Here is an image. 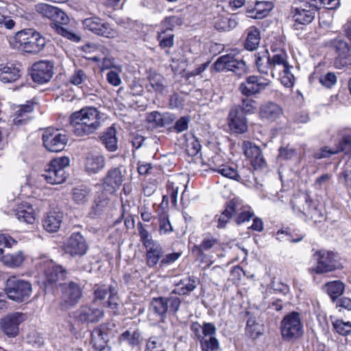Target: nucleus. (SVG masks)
I'll return each instance as SVG.
<instances>
[{
    "label": "nucleus",
    "instance_id": "nucleus-13",
    "mask_svg": "<svg viewBox=\"0 0 351 351\" xmlns=\"http://www.w3.org/2000/svg\"><path fill=\"white\" fill-rule=\"evenodd\" d=\"M105 315L102 308H98L93 304L82 305L74 313L73 319L80 324H95L104 318Z\"/></svg>",
    "mask_w": 351,
    "mask_h": 351
},
{
    "label": "nucleus",
    "instance_id": "nucleus-31",
    "mask_svg": "<svg viewBox=\"0 0 351 351\" xmlns=\"http://www.w3.org/2000/svg\"><path fill=\"white\" fill-rule=\"evenodd\" d=\"M282 114L280 106L273 102H267L260 108V117L263 119L274 121Z\"/></svg>",
    "mask_w": 351,
    "mask_h": 351
},
{
    "label": "nucleus",
    "instance_id": "nucleus-43",
    "mask_svg": "<svg viewBox=\"0 0 351 351\" xmlns=\"http://www.w3.org/2000/svg\"><path fill=\"white\" fill-rule=\"evenodd\" d=\"M260 32L258 29L251 27L248 29L247 36L245 43V47L249 51L256 49L260 43Z\"/></svg>",
    "mask_w": 351,
    "mask_h": 351
},
{
    "label": "nucleus",
    "instance_id": "nucleus-3",
    "mask_svg": "<svg viewBox=\"0 0 351 351\" xmlns=\"http://www.w3.org/2000/svg\"><path fill=\"white\" fill-rule=\"evenodd\" d=\"M69 123L73 133L77 136H83L95 133L101 124L99 111L94 107H85L73 112L69 117Z\"/></svg>",
    "mask_w": 351,
    "mask_h": 351
},
{
    "label": "nucleus",
    "instance_id": "nucleus-47",
    "mask_svg": "<svg viewBox=\"0 0 351 351\" xmlns=\"http://www.w3.org/2000/svg\"><path fill=\"white\" fill-rule=\"evenodd\" d=\"M56 7L47 4V3H38L35 5V10L43 16L53 19L57 12Z\"/></svg>",
    "mask_w": 351,
    "mask_h": 351
},
{
    "label": "nucleus",
    "instance_id": "nucleus-35",
    "mask_svg": "<svg viewBox=\"0 0 351 351\" xmlns=\"http://www.w3.org/2000/svg\"><path fill=\"white\" fill-rule=\"evenodd\" d=\"M146 120L156 127H165L172 123L173 117L169 114H161L157 111H153L147 115Z\"/></svg>",
    "mask_w": 351,
    "mask_h": 351
},
{
    "label": "nucleus",
    "instance_id": "nucleus-56",
    "mask_svg": "<svg viewBox=\"0 0 351 351\" xmlns=\"http://www.w3.org/2000/svg\"><path fill=\"white\" fill-rule=\"evenodd\" d=\"M323 218V214L321 210L318 208L317 205L315 204L314 206L311 208V210L309 212L308 215L304 217V221H308L311 220L313 221L315 224L319 223L322 221V219Z\"/></svg>",
    "mask_w": 351,
    "mask_h": 351
},
{
    "label": "nucleus",
    "instance_id": "nucleus-64",
    "mask_svg": "<svg viewBox=\"0 0 351 351\" xmlns=\"http://www.w3.org/2000/svg\"><path fill=\"white\" fill-rule=\"evenodd\" d=\"M339 181L346 188L351 189V169H343L339 175Z\"/></svg>",
    "mask_w": 351,
    "mask_h": 351
},
{
    "label": "nucleus",
    "instance_id": "nucleus-9",
    "mask_svg": "<svg viewBox=\"0 0 351 351\" xmlns=\"http://www.w3.org/2000/svg\"><path fill=\"white\" fill-rule=\"evenodd\" d=\"M68 157H60L51 160L47 166L45 172L43 174L45 180L51 184H60L67 177L65 168L69 165Z\"/></svg>",
    "mask_w": 351,
    "mask_h": 351
},
{
    "label": "nucleus",
    "instance_id": "nucleus-29",
    "mask_svg": "<svg viewBox=\"0 0 351 351\" xmlns=\"http://www.w3.org/2000/svg\"><path fill=\"white\" fill-rule=\"evenodd\" d=\"M106 325H101L95 328L92 332V340L94 348L98 351H103L107 346L109 341L108 333L107 332Z\"/></svg>",
    "mask_w": 351,
    "mask_h": 351
},
{
    "label": "nucleus",
    "instance_id": "nucleus-36",
    "mask_svg": "<svg viewBox=\"0 0 351 351\" xmlns=\"http://www.w3.org/2000/svg\"><path fill=\"white\" fill-rule=\"evenodd\" d=\"M101 140L106 148L109 152H114L117 149V138L116 130L113 126L109 127L101 136Z\"/></svg>",
    "mask_w": 351,
    "mask_h": 351
},
{
    "label": "nucleus",
    "instance_id": "nucleus-18",
    "mask_svg": "<svg viewBox=\"0 0 351 351\" xmlns=\"http://www.w3.org/2000/svg\"><path fill=\"white\" fill-rule=\"evenodd\" d=\"M62 300L66 307L76 305L82 298L83 291L80 284L70 281L61 285Z\"/></svg>",
    "mask_w": 351,
    "mask_h": 351
},
{
    "label": "nucleus",
    "instance_id": "nucleus-7",
    "mask_svg": "<svg viewBox=\"0 0 351 351\" xmlns=\"http://www.w3.org/2000/svg\"><path fill=\"white\" fill-rule=\"evenodd\" d=\"M282 338L286 341H294L303 336L304 326L301 315L293 311L286 315L280 322Z\"/></svg>",
    "mask_w": 351,
    "mask_h": 351
},
{
    "label": "nucleus",
    "instance_id": "nucleus-59",
    "mask_svg": "<svg viewBox=\"0 0 351 351\" xmlns=\"http://www.w3.org/2000/svg\"><path fill=\"white\" fill-rule=\"evenodd\" d=\"M339 150L346 154H351V132L343 135L342 139L339 143Z\"/></svg>",
    "mask_w": 351,
    "mask_h": 351
},
{
    "label": "nucleus",
    "instance_id": "nucleus-22",
    "mask_svg": "<svg viewBox=\"0 0 351 351\" xmlns=\"http://www.w3.org/2000/svg\"><path fill=\"white\" fill-rule=\"evenodd\" d=\"M315 203L308 194H303L300 196L295 197L291 202V206L293 212L299 217L304 219L306 215L309 214L311 208Z\"/></svg>",
    "mask_w": 351,
    "mask_h": 351
},
{
    "label": "nucleus",
    "instance_id": "nucleus-20",
    "mask_svg": "<svg viewBox=\"0 0 351 351\" xmlns=\"http://www.w3.org/2000/svg\"><path fill=\"white\" fill-rule=\"evenodd\" d=\"M53 66L49 61H40L32 66V78L36 83L44 84L48 82L52 77Z\"/></svg>",
    "mask_w": 351,
    "mask_h": 351
},
{
    "label": "nucleus",
    "instance_id": "nucleus-51",
    "mask_svg": "<svg viewBox=\"0 0 351 351\" xmlns=\"http://www.w3.org/2000/svg\"><path fill=\"white\" fill-rule=\"evenodd\" d=\"M177 294L173 293V291L169 294V297L166 298L167 302V307L169 308V311L173 314L176 313L182 303V300L176 295Z\"/></svg>",
    "mask_w": 351,
    "mask_h": 351
},
{
    "label": "nucleus",
    "instance_id": "nucleus-42",
    "mask_svg": "<svg viewBox=\"0 0 351 351\" xmlns=\"http://www.w3.org/2000/svg\"><path fill=\"white\" fill-rule=\"evenodd\" d=\"M219 245V240L212 236H206L199 245H195L193 252H196L199 256H204V250H209L215 245Z\"/></svg>",
    "mask_w": 351,
    "mask_h": 351
},
{
    "label": "nucleus",
    "instance_id": "nucleus-50",
    "mask_svg": "<svg viewBox=\"0 0 351 351\" xmlns=\"http://www.w3.org/2000/svg\"><path fill=\"white\" fill-rule=\"evenodd\" d=\"M285 235L287 237V240L291 243H297L301 241L304 237V234H299L297 237H293V232L291 231L289 228H286L285 230H280L277 232V239L280 241H282L284 239L282 237Z\"/></svg>",
    "mask_w": 351,
    "mask_h": 351
},
{
    "label": "nucleus",
    "instance_id": "nucleus-55",
    "mask_svg": "<svg viewBox=\"0 0 351 351\" xmlns=\"http://www.w3.org/2000/svg\"><path fill=\"white\" fill-rule=\"evenodd\" d=\"M158 40L162 48H169L173 45V34L171 32H162L158 36Z\"/></svg>",
    "mask_w": 351,
    "mask_h": 351
},
{
    "label": "nucleus",
    "instance_id": "nucleus-46",
    "mask_svg": "<svg viewBox=\"0 0 351 351\" xmlns=\"http://www.w3.org/2000/svg\"><path fill=\"white\" fill-rule=\"evenodd\" d=\"M121 302L117 295V290L115 287L110 286V295L108 300V307L113 311L114 314L119 313Z\"/></svg>",
    "mask_w": 351,
    "mask_h": 351
},
{
    "label": "nucleus",
    "instance_id": "nucleus-11",
    "mask_svg": "<svg viewBox=\"0 0 351 351\" xmlns=\"http://www.w3.org/2000/svg\"><path fill=\"white\" fill-rule=\"evenodd\" d=\"M82 26L85 30L99 36L114 38L118 36V32L110 23L97 16H93L83 20Z\"/></svg>",
    "mask_w": 351,
    "mask_h": 351
},
{
    "label": "nucleus",
    "instance_id": "nucleus-14",
    "mask_svg": "<svg viewBox=\"0 0 351 351\" xmlns=\"http://www.w3.org/2000/svg\"><path fill=\"white\" fill-rule=\"evenodd\" d=\"M213 66L217 71H231L238 76H241L247 71L245 62L243 60L236 59L230 54L218 58Z\"/></svg>",
    "mask_w": 351,
    "mask_h": 351
},
{
    "label": "nucleus",
    "instance_id": "nucleus-41",
    "mask_svg": "<svg viewBox=\"0 0 351 351\" xmlns=\"http://www.w3.org/2000/svg\"><path fill=\"white\" fill-rule=\"evenodd\" d=\"M257 101L250 97H246L241 99V104L234 106L232 108L238 110L241 113L243 114H253L256 111L257 109Z\"/></svg>",
    "mask_w": 351,
    "mask_h": 351
},
{
    "label": "nucleus",
    "instance_id": "nucleus-48",
    "mask_svg": "<svg viewBox=\"0 0 351 351\" xmlns=\"http://www.w3.org/2000/svg\"><path fill=\"white\" fill-rule=\"evenodd\" d=\"M149 82L152 88L156 92L162 93L165 88L164 77L157 73H152L149 76Z\"/></svg>",
    "mask_w": 351,
    "mask_h": 351
},
{
    "label": "nucleus",
    "instance_id": "nucleus-34",
    "mask_svg": "<svg viewBox=\"0 0 351 351\" xmlns=\"http://www.w3.org/2000/svg\"><path fill=\"white\" fill-rule=\"evenodd\" d=\"M149 309L160 321L163 322L167 317L168 311L166 298H154L151 302Z\"/></svg>",
    "mask_w": 351,
    "mask_h": 351
},
{
    "label": "nucleus",
    "instance_id": "nucleus-6",
    "mask_svg": "<svg viewBox=\"0 0 351 351\" xmlns=\"http://www.w3.org/2000/svg\"><path fill=\"white\" fill-rule=\"evenodd\" d=\"M4 291L10 300L22 303L29 300L32 293V287L31 283L27 280L11 276L5 281Z\"/></svg>",
    "mask_w": 351,
    "mask_h": 351
},
{
    "label": "nucleus",
    "instance_id": "nucleus-44",
    "mask_svg": "<svg viewBox=\"0 0 351 351\" xmlns=\"http://www.w3.org/2000/svg\"><path fill=\"white\" fill-rule=\"evenodd\" d=\"M210 169L219 173L224 177L233 179L238 182L241 181V176L239 174L238 171L228 165H221L217 167H210Z\"/></svg>",
    "mask_w": 351,
    "mask_h": 351
},
{
    "label": "nucleus",
    "instance_id": "nucleus-52",
    "mask_svg": "<svg viewBox=\"0 0 351 351\" xmlns=\"http://www.w3.org/2000/svg\"><path fill=\"white\" fill-rule=\"evenodd\" d=\"M242 147L245 156L250 159L253 158L255 156H258L261 152L258 146L249 141H244Z\"/></svg>",
    "mask_w": 351,
    "mask_h": 351
},
{
    "label": "nucleus",
    "instance_id": "nucleus-28",
    "mask_svg": "<svg viewBox=\"0 0 351 351\" xmlns=\"http://www.w3.org/2000/svg\"><path fill=\"white\" fill-rule=\"evenodd\" d=\"M21 75V66L14 64L0 65V81L3 83H12Z\"/></svg>",
    "mask_w": 351,
    "mask_h": 351
},
{
    "label": "nucleus",
    "instance_id": "nucleus-38",
    "mask_svg": "<svg viewBox=\"0 0 351 351\" xmlns=\"http://www.w3.org/2000/svg\"><path fill=\"white\" fill-rule=\"evenodd\" d=\"M33 102L27 101L26 104L20 106L15 112L14 124L20 125L25 123L29 119L28 114L33 111Z\"/></svg>",
    "mask_w": 351,
    "mask_h": 351
},
{
    "label": "nucleus",
    "instance_id": "nucleus-62",
    "mask_svg": "<svg viewBox=\"0 0 351 351\" xmlns=\"http://www.w3.org/2000/svg\"><path fill=\"white\" fill-rule=\"evenodd\" d=\"M145 138L138 132H134L130 134V141L132 147L135 149H138L144 145Z\"/></svg>",
    "mask_w": 351,
    "mask_h": 351
},
{
    "label": "nucleus",
    "instance_id": "nucleus-58",
    "mask_svg": "<svg viewBox=\"0 0 351 351\" xmlns=\"http://www.w3.org/2000/svg\"><path fill=\"white\" fill-rule=\"evenodd\" d=\"M337 81L336 75L332 72H328L319 77V82L326 88H331Z\"/></svg>",
    "mask_w": 351,
    "mask_h": 351
},
{
    "label": "nucleus",
    "instance_id": "nucleus-8",
    "mask_svg": "<svg viewBox=\"0 0 351 351\" xmlns=\"http://www.w3.org/2000/svg\"><path fill=\"white\" fill-rule=\"evenodd\" d=\"M313 258L316 261V265L311 267V270L317 274H326L341 267L338 256L331 251H317L313 254Z\"/></svg>",
    "mask_w": 351,
    "mask_h": 351
},
{
    "label": "nucleus",
    "instance_id": "nucleus-5",
    "mask_svg": "<svg viewBox=\"0 0 351 351\" xmlns=\"http://www.w3.org/2000/svg\"><path fill=\"white\" fill-rule=\"evenodd\" d=\"M319 8L317 5L304 0L293 2L291 8L293 28L295 30L303 29L315 19Z\"/></svg>",
    "mask_w": 351,
    "mask_h": 351
},
{
    "label": "nucleus",
    "instance_id": "nucleus-23",
    "mask_svg": "<svg viewBox=\"0 0 351 351\" xmlns=\"http://www.w3.org/2000/svg\"><path fill=\"white\" fill-rule=\"evenodd\" d=\"M106 165L104 156L97 152H90L86 154L84 167L88 174H95L102 170Z\"/></svg>",
    "mask_w": 351,
    "mask_h": 351
},
{
    "label": "nucleus",
    "instance_id": "nucleus-21",
    "mask_svg": "<svg viewBox=\"0 0 351 351\" xmlns=\"http://www.w3.org/2000/svg\"><path fill=\"white\" fill-rule=\"evenodd\" d=\"M43 269L45 282L49 285L64 280L68 274V271L65 268L60 265L56 264L52 260H47L45 262Z\"/></svg>",
    "mask_w": 351,
    "mask_h": 351
},
{
    "label": "nucleus",
    "instance_id": "nucleus-40",
    "mask_svg": "<svg viewBox=\"0 0 351 351\" xmlns=\"http://www.w3.org/2000/svg\"><path fill=\"white\" fill-rule=\"evenodd\" d=\"M143 339L141 332L138 330L130 331L129 330L123 332L119 337L121 343L126 342L132 347L138 346Z\"/></svg>",
    "mask_w": 351,
    "mask_h": 351
},
{
    "label": "nucleus",
    "instance_id": "nucleus-17",
    "mask_svg": "<svg viewBox=\"0 0 351 351\" xmlns=\"http://www.w3.org/2000/svg\"><path fill=\"white\" fill-rule=\"evenodd\" d=\"M126 170L123 167L110 168L104 178L103 188L106 193L112 194L117 191L123 182Z\"/></svg>",
    "mask_w": 351,
    "mask_h": 351
},
{
    "label": "nucleus",
    "instance_id": "nucleus-24",
    "mask_svg": "<svg viewBox=\"0 0 351 351\" xmlns=\"http://www.w3.org/2000/svg\"><path fill=\"white\" fill-rule=\"evenodd\" d=\"M228 125L230 130L237 134H243L247 130V119L245 114L232 108L229 112Z\"/></svg>",
    "mask_w": 351,
    "mask_h": 351
},
{
    "label": "nucleus",
    "instance_id": "nucleus-15",
    "mask_svg": "<svg viewBox=\"0 0 351 351\" xmlns=\"http://www.w3.org/2000/svg\"><path fill=\"white\" fill-rule=\"evenodd\" d=\"M271 84L268 79L258 75H250L241 82L239 90L243 96L252 97L261 93Z\"/></svg>",
    "mask_w": 351,
    "mask_h": 351
},
{
    "label": "nucleus",
    "instance_id": "nucleus-25",
    "mask_svg": "<svg viewBox=\"0 0 351 351\" xmlns=\"http://www.w3.org/2000/svg\"><path fill=\"white\" fill-rule=\"evenodd\" d=\"M191 330L199 340L202 351H215L219 348V341L216 337L206 339L203 337L202 326L198 322H193L191 325Z\"/></svg>",
    "mask_w": 351,
    "mask_h": 351
},
{
    "label": "nucleus",
    "instance_id": "nucleus-33",
    "mask_svg": "<svg viewBox=\"0 0 351 351\" xmlns=\"http://www.w3.org/2000/svg\"><path fill=\"white\" fill-rule=\"evenodd\" d=\"M197 278L194 276L182 278L176 284L178 288L173 289V293L181 295H188L197 287Z\"/></svg>",
    "mask_w": 351,
    "mask_h": 351
},
{
    "label": "nucleus",
    "instance_id": "nucleus-32",
    "mask_svg": "<svg viewBox=\"0 0 351 351\" xmlns=\"http://www.w3.org/2000/svg\"><path fill=\"white\" fill-rule=\"evenodd\" d=\"M238 211L239 208L237 203L234 200L230 201L226 209L221 213V215L215 216V220L217 223V227L218 228H225L232 215L236 214Z\"/></svg>",
    "mask_w": 351,
    "mask_h": 351
},
{
    "label": "nucleus",
    "instance_id": "nucleus-45",
    "mask_svg": "<svg viewBox=\"0 0 351 351\" xmlns=\"http://www.w3.org/2000/svg\"><path fill=\"white\" fill-rule=\"evenodd\" d=\"M73 201L77 204L86 203L90 198V190L86 187L74 188L72 192Z\"/></svg>",
    "mask_w": 351,
    "mask_h": 351
},
{
    "label": "nucleus",
    "instance_id": "nucleus-60",
    "mask_svg": "<svg viewBox=\"0 0 351 351\" xmlns=\"http://www.w3.org/2000/svg\"><path fill=\"white\" fill-rule=\"evenodd\" d=\"M296 156V150L289 147H281L279 149L278 158L279 160H291Z\"/></svg>",
    "mask_w": 351,
    "mask_h": 351
},
{
    "label": "nucleus",
    "instance_id": "nucleus-63",
    "mask_svg": "<svg viewBox=\"0 0 351 351\" xmlns=\"http://www.w3.org/2000/svg\"><path fill=\"white\" fill-rule=\"evenodd\" d=\"M182 255L181 252H173L163 255L160 261V267L168 265L176 262Z\"/></svg>",
    "mask_w": 351,
    "mask_h": 351
},
{
    "label": "nucleus",
    "instance_id": "nucleus-2",
    "mask_svg": "<svg viewBox=\"0 0 351 351\" xmlns=\"http://www.w3.org/2000/svg\"><path fill=\"white\" fill-rule=\"evenodd\" d=\"M342 29L348 40L343 35L339 34L325 43V46L335 55L333 66L338 69L351 66V18L343 25Z\"/></svg>",
    "mask_w": 351,
    "mask_h": 351
},
{
    "label": "nucleus",
    "instance_id": "nucleus-57",
    "mask_svg": "<svg viewBox=\"0 0 351 351\" xmlns=\"http://www.w3.org/2000/svg\"><path fill=\"white\" fill-rule=\"evenodd\" d=\"M173 228L170 223L168 216L162 214L159 217V231L160 234H167L172 232Z\"/></svg>",
    "mask_w": 351,
    "mask_h": 351
},
{
    "label": "nucleus",
    "instance_id": "nucleus-10",
    "mask_svg": "<svg viewBox=\"0 0 351 351\" xmlns=\"http://www.w3.org/2000/svg\"><path fill=\"white\" fill-rule=\"evenodd\" d=\"M16 243V241L9 235L0 234V261L8 267H20L24 261V255L21 251L9 253L4 250L5 247H12Z\"/></svg>",
    "mask_w": 351,
    "mask_h": 351
},
{
    "label": "nucleus",
    "instance_id": "nucleus-12",
    "mask_svg": "<svg viewBox=\"0 0 351 351\" xmlns=\"http://www.w3.org/2000/svg\"><path fill=\"white\" fill-rule=\"evenodd\" d=\"M69 138L65 133L58 129L49 128L43 134V141L45 147L51 152L62 151L68 143Z\"/></svg>",
    "mask_w": 351,
    "mask_h": 351
},
{
    "label": "nucleus",
    "instance_id": "nucleus-53",
    "mask_svg": "<svg viewBox=\"0 0 351 351\" xmlns=\"http://www.w3.org/2000/svg\"><path fill=\"white\" fill-rule=\"evenodd\" d=\"M254 7L256 13L257 14L255 16L258 18V19L267 16L271 10L270 4L267 1H257Z\"/></svg>",
    "mask_w": 351,
    "mask_h": 351
},
{
    "label": "nucleus",
    "instance_id": "nucleus-1",
    "mask_svg": "<svg viewBox=\"0 0 351 351\" xmlns=\"http://www.w3.org/2000/svg\"><path fill=\"white\" fill-rule=\"evenodd\" d=\"M285 52L280 51L270 55L268 50L264 49L254 54V62L258 71L261 74L269 75L274 78L276 73L281 75V82L286 87L293 84V75L291 73V66L287 60Z\"/></svg>",
    "mask_w": 351,
    "mask_h": 351
},
{
    "label": "nucleus",
    "instance_id": "nucleus-4",
    "mask_svg": "<svg viewBox=\"0 0 351 351\" xmlns=\"http://www.w3.org/2000/svg\"><path fill=\"white\" fill-rule=\"evenodd\" d=\"M46 38L32 28L18 32L10 40L13 47L32 54H37L42 51L46 46Z\"/></svg>",
    "mask_w": 351,
    "mask_h": 351
},
{
    "label": "nucleus",
    "instance_id": "nucleus-30",
    "mask_svg": "<svg viewBox=\"0 0 351 351\" xmlns=\"http://www.w3.org/2000/svg\"><path fill=\"white\" fill-rule=\"evenodd\" d=\"M145 249L147 265L151 268L154 267L158 263H160L163 256V249L159 243L146 247Z\"/></svg>",
    "mask_w": 351,
    "mask_h": 351
},
{
    "label": "nucleus",
    "instance_id": "nucleus-27",
    "mask_svg": "<svg viewBox=\"0 0 351 351\" xmlns=\"http://www.w3.org/2000/svg\"><path fill=\"white\" fill-rule=\"evenodd\" d=\"M64 214L60 211H51L43 219L44 229L48 232H56L60 228Z\"/></svg>",
    "mask_w": 351,
    "mask_h": 351
},
{
    "label": "nucleus",
    "instance_id": "nucleus-61",
    "mask_svg": "<svg viewBox=\"0 0 351 351\" xmlns=\"http://www.w3.org/2000/svg\"><path fill=\"white\" fill-rule=\"evenodd\" d=\"M86 79L87 76L83 70H75L70 77V82L75 86H79L84 83Z\"/></svg>",
    "mask_w": 351,
    "mask_h": 351
},
{
    "label": "nucleus",
    "instance_id": "nucleus-26",
    "mask_svg": "<svg viewBox=\"0 0 351 351\" xmlns=\"http://www.w3.org/2000/svg\"><path fill=\"white\" fill-rule=\"evenodd\" d=\"M12 214L21 222L33 224L36 220V215L32 206L27 202L16 205L12 210Z\"/></svg>",
    "mask_w": 351,
    "mask_h": 351
},
{
    "label": "nucleus",
    "instance_id": "nucleus-16",
    "mask_svg": "<svg viewBox=\"0 0 351 351\" xmlns=\"http://www.w3.org/2000/svg\"><path fill=\"white\" fill-rule=\"evenodd\" d=\"M27 319V315L21 312H14L7 315L0 322L3 332L8 337H16L19 332V325Z\"/></svg>",
    "mask_w": 351,
    "mask_h": 351
},
{
    "label": "nucleus",
    "instance_id": "nucleus-19",
    "mask_svg": "<svg viewBox=\"0 0 351 351\" xmlns=\"http://www.w3.org/2000/svg\"><path fill=\"white\" fill-rule=\"evenodd\" d=\"M88 250V243L84 237L80 232H73L65 245L66 253L73 257H81L86 254Z\"/></svg>",
    "mask_w": 351,
    "mask_h": 351
},
{
    "label": "nucleus",
    "instance_id": "nucleus-54",
    "mask_svg": "<svg viewBox=\"0 0 351 351\" xmlns=\"http://www.w3.org/2000/svg\"><path fill=\"white\" fill-rule=\"evenodd\" d=\"M146 348V351H165L162 339L158 337H150L147 342Z\"/></svg>",
    "mask_w": 351,
    "mask_h": 351
},
{
    "label": "nucleus",
    "instance_id": "nucleus-39",
    "mask_svg": "<svg viewBox=\"0 0 351 351\" xmlns=\"http://www.w3.org/2000/svg\"><path fill=\"white\" fill-rule=\"evenodd\" d=\"M325 290L333 302L343 294L345 290L344 284L340 280H335L326 283Z\"/></svg>",
    "mask_w": 351,
    "mask_h": 351
},
{
    "label": "nucleus",
    "instance_id": "nucleus-37",
    "mask_svg": "<svg viewBox=\"0 0 351 351\" xmlns=\"http://www.w3.org/2000/svg\"><path fill=\"white\" fill-rule=\"evenodd\" d=\"M109 204V199L106 195L102 193L94 202L88 215L92 218H96L101 215Z\"/></svg>",
    "mask_w": 351,
    "mask_h": 351
},
{
    "label": "nucleus",
    "instance_id": "nucleus-49",
    "mask_svg": "<svg viewBox=\"0 0 351 351\" xmlns=\"http://www.w3.org/2000/svg\"><path fill=\"white\" fill-rule=\"evenodd\" d=\"M137 228L141 239V241L142 242L145 247H149V245L158 243L157 241H155L152 239V237L150 236L149 232L144 228L143 223L141 222H138L137 225Z\"/></svg>",
    "mask_w": 351,
    "mask_h": 351
}]
</instances>
